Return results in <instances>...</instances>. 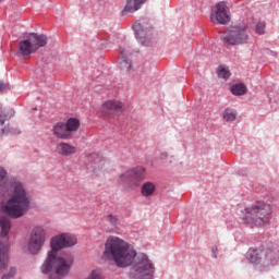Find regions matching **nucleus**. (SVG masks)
<instances>
[{
  "label": "nucleus",
  "instance_id": "nucleus-1",
  "mask_svg": "<svg viewBox=\"0 0 279 279\" xmlns=\"http://www.w3.org/2000/svg\"><path fill=\"white\" fill-rule=\"evenodd\" d=\"M102 260H112L121 269L131 267L130 279L154 278L155 268L149 257L145 254L137 256L134 246L118 236L111 235L106 240Z\"/></svg>",
  "mask_w": 279,
  "mask_h": 279
},
{
  "label": "nucleus",
  "instance_id": "nucleus-2",
  "mask_svg": "<svg viewBox=\"0 0 279 279\" xmlns=\"http://www.w3.org/2000/svg\"><path fill=\"white\" fill-rule=\"evenodd\" d=\"M5 175H8V172L0 167V199H3L10 193L9 199L0 206V210L11 219H21V217L27 215L32 199L21 181L12 179L7 183Z\"/></svg>",
  "mask_w": 279,
  "mask_h": 279
},
{
  "label": "nucleus",
  "instance_id": "nucleus-3",
  "mask_svg": "<svg viewBox=\"0 0 279 279\" xmlns=\"http://www.w3.org/2000/svg\"><path fill=\"white\" fill-rule=\"evenodd\" d=\"M77 245V236L71 233H61L56 235L50 241L51 251L43 265V274L54 271L57 276H68L73 267V255L71 253L58 254L64 247H73Z\"/></svg>",
  "mask_w": 279,
  "mask_h": 279
},
{
  "label": "nucleus",
  "instance_id": "nucleus-4",
  "mask_svg": "<svg viewBox=\"0 0 279 279\" xmlns=\"http://www.w3.org/2000/svg\"><path fill=\"white\" fill-rule=\"evenodd\" d=\"M271 213H274L271 204L258 201L242 210L241 219L252 228H263L271 221Z\"/></svg>",
  "mask_w": 279,
  "mask_h": 279
},
{
  "label": "nucleus",
  "instance_id": "nucleus-5",
  "mask_svg": "<svg viewBox=\"0 0 279 279\" xmlns=\"http://www.w3.org/2000/svg\"><path fill=\"white\" fill-rule=\"evenodd\" d=\"M246 260L254 265L257 271H267L279 265V255L271 248H250L246 253Z\"/></svg>",
  "mask_w": 279,
  "mask_h": 279
},
{
  "label": "nucleus",
  "instance_id": "nucleus-6",
  "mask_svg": "<svg viewBox=\"0 0 279 279\" xmlns=\"http://www.w3.org/2000/svg\"><path fill=\"white\" fill-rule=\"evenodd\" d=\"M221 40L229 47H236L239 45H247L250 41V33L247 25L244 23L229 27L221 36Z\"/></svg>",
  "mask_w": 279,
  "mask_h": 279
},
{
  "label": "nucleus",
  "instance_id": "nucleus-7",
  "mask_svg": "<svg viewBox=\"0 0 279 279\" xmlns=\"http://www.w3.org/2000/svg\"><path fill=\"white\" fill-rule=\"evenodd\" d=\"M47 35L32 33L26 39L19 43V53L23 58H29L38 49L47 47Z\"/></svg>",
  "mask_w": 279,
  "mask_h": 279
},
{
  "label": "nucleus",
  "instance_id": "nucleus-8",
  "mask_svg": "<svg viewBox=\"0 0 279 279\" xmlns=\"http://www.w3.org/2000/svg\"><path fill=\"white\" fill-rule=\"evenodd\" d=\"M143 180H145V168L136 167L120 174L118 177V184L124 186L126 191H134L141 186Z\"/></svg>",
  "mask_w": 279,
  "mask_h": 279
},
{
  "label": "nucleus",
  "instance_id": "nucleus-9",
  "mask_svg": "<svg viewBox=\"0 0 279 279\" xmlns=\"http://www.w3.org/2000/svg\"><path fill=\"white\" fill-rule=\"evenodd\" d=\"M47 241V231L44 227H35L29 235L27 250L31 254H39Z\"/></svg>",
  "mask_w": 279,
  "mask_h": 279
},
{
  "label": "nucleus",
  "instance_id": "nucleus-10",
  "mask_svg": "<svg viewBox=\"0 0 279 279\" xmlns=\"http://www.w3.org/2000/svg\"><path fill=\"white\" fill-rule=\"evenodd\" d=\"M210 21L215 25H228L230 23V9L226 2L220 1L211 10Z\"/></svg>",
  "mask_w": 279,
  "mask_h": 279
},
{
  "label": "nucleus",
  "instance_id": "nucleus-11",
  "mask_svg": "<svg viewBox=\"0 0 279 279\" xmlns=\"http://www.w3.org/2000/svg\"><path fill=\"white\" fill-rule=\"evenodd\" d=\"M106 158L98 154H92L88 157L87 169L92 171V173H101V171H106Z\"/></svg>",
  "mask_w": 279,
  "mask_h": 279
},
{
  "label": "nucleus",
  "instance_id": "nucleus-12",
  "mask_svg": "<svg viewBox=\"0 0 279 279\" xmlns=\"http://www.w3.org/2000/svg\"><path fill=\"white\" fill-rule=\"evenodd\" d=\"M101 111L105 117H112V114H119V112H123V102L118 100H108L102 105Z\"/></svg>",
  "mask_w": 279,
  "mask_h": 279
},
{
  "label": "nucleus",
  "instance_id": "nucleus-13",
  "mask_svg": "<svg viewBox=\"0 0 279 279\" xmlns=\"http://www.w3.org/2000/svg\"><path fill=\"white\" fill-rule=\"evenodd\" d=\"M52 134L61 141H68V138H71L72 136V134L69 133V130L66 129V125L63 122H58L53 125Z\"/></svg>",
  "mask_w": 279,
  "mask_h": 279
},
{
  "label": "nucleus",
  "instance_id": "nucleus-14",
  "mask_svg": "<svg viewBox=\"0 0 279 279\" xmlns=\"http://www.w3.org/2000/svg\"><path fill=\"white\" fill-rule=\"evenodd\" d=\"M133 29L136 34V37L140 39V43H142L144 47H149V41L145 40V38H147V27H145V24L135 22L133 24Z\"/></svg>",
  "mask_w": 279,
  "mask_h": 279
},
{
  "label": "nucleus",
  "instance_id": "nucleus-15",
  "mask_svg": "<svg viewBox=\"0 0 279 279\" xmlns=\"http://www.w3.org/2000/svg\"><path fill=\"white\" fill-rule=\"evenodd\" d=\"M14 134L12 129H10V116L5 113L2 109H0V136L3 134Z\"/></svg>",
  "mask_w": 279,
  "mask_h": 279
},
{
  "label": "nucleus",
  "instance_id": "nucleus-16",
  "mask_svg": "<svg viewBox=\"0 0 279 279\" xmlns=\"http://www.w3.org/2000/svg\"><path fill=\"white\" fill-rule=\"evenodd\" d=\"M56 149L59 156H72V154H75L77 151V148H75V146L64 142L59 143Z\"/></svg>",
  "mask_w": 279,
  "mask_h": 279
},
{
  "label": "nucleus",
  "instance_id": "nucleus-17",
  "mask_svg": "<svg viewBox=\"0 0 279 279\" xmlns=\"http://www.w3.org/2000/svg\"><path fill=\"white\" fill-rule=\"evenodd\" d=\"M0 236L4 238L8 236V234H10V230L12 229V221L8 216L0 215Z\"/></svg>",
  "mask_w": 279,
  "mask_h": 279
},
{
  "label": "nucleus",
  "instance_id": "nucleus-18",
  "mask_svg": "<svg viewBox=\"0 0 279 279\" xmlns=\"http://www.w3.org/2000/svg\"><path fill=\"white\" fill-rule=\"evenodd\" d=\"M129 54H130V50H128V47L121 46L120 56L122 58V62L120 63V66L123 71H130V69H132V62L128 60Z\"/></svg>",
  "mask_w": 279,
  "mask_h": 279
},
{
  "label": "nucleus",
  "instance_id": "nucleus-19",
  "mask_svg": "<svg viewBox=\"0 0 279 279\" xmlns=\"http://www.w3.org/2000/svg\"><path fill=\"white\" fill-rule=\"evenodd\" d=\"M145 1L147 0H126V4L124 7L123 12L134 13L137 10H141V5H143Z\"/></svg>",
  "mask_w": 279,
  "mask_h": 279
},
{
  "label": "nucleus",
  "instance_id": "nucleus-20",
  "mask_svg": "<svg viewBox=\"0 0 279 279\" xmlns=\"http://www.w3.org/2000/svg\"><path fill=\"white\" fill-rule=\"evenodd\" d=\"M141 193L144 197H151L156 193V184L153 182H146L143 184Z\"/></svg>",
  "mask_w": 279,
  "mask_h": 279
},
{
  "label": "nucleus",
  "instance_id": "nucleus-21",
  "mask_svg": "<svg viewBox=\"0 0 279 279\" xmlns=\"http://www.w3.org/2000/svg\"><path fill=\"white\" fill-rule=\"evenodd\" d=\"M64 125L69 134L77 132V130H80V120L77 118H70Z\"/></svg>",
  "mask_w": 279,
  "mask_h": 279
},
{
  "label": "nucleus",
  "instance_id": "nucleus-22",
  "mask_svg": "<svg viewBox=\"0 0 279 279\" xmlns=\"http://www.w3.org/2000/svg\"><path fill=\"white\" fill-rule=\"evenodd\" d=\"M8 250L5 248L3 243L0 242V271L8 267Z\"/></svg>",
  "mask_w": 279,
  "mask_h": 279
},
{
  "label": "nucleus",
  "instance_id": "nucleus-23",
  "mask_svg": "<svg viewBox=\"0 0 279 279\" xmlns=\"http://www.w3.org/2000/svg\"><path fill=\"white\" fill-rule=\"evenodd\" d=\"M222 119L227 122V123H232V121H236V110L231 109V108H226L222 111Z\"/></svg>",
  "mask_w": 279,
  "mask_h": 279
},
{
  "label": "nucleus",
  "instance_id": "nucleus-24",
  "mask_svg": "<svg viewBox=\"0 0 279 279\" xmlns=\"http://www.w3.org/2000/svg\"><path fill=\"white\" fill-rule=\"evenodd\" d=\"M231 93L236 97H241L242 95H245V93H247V87H245L243 83H239L231 87Z\"/></svg>",
  "mask_w": 279,
  "mask_h": 279
},
{
  "label": "nucleus",
  "instance_id": "nucleus-25",
  "mask_svg": "<svg viewBox=\"0 0 279 279\" xmlns=\"http://www.w3.org/2000/svg\"><path fill=\"white\" fill-rule=\"evenodd\" d=\"M217 73L218 76L222 80H228V77H230V70H228L227 68L219 66Z\"/></svg>",
  "mask_w": 279,
  "mask_h": 279
},
{
  "label": "nucleus",
  "instance_id": "nucleus-26",
  "mask_svg": "<svg viewBox=\"0 0 279 279\" xmlns=\"http://www.w3.org/2000/svg\"><path fill=\"white\" fill-rule=\"evenodd\" d=\"M255 32H256V34H259V35L265 34V22H258L255 25Z\"/></svg>",
  "mask_w": 279,
  "mask_h": 279
},
{
  "label": "nucleus",
  "instance_id": "nucleus-27",
  "mask_svg": "<svg viewBox=\"0 0 279 279\" xmlns=\"http://www.w3.org/2000/svg\"><path fill=\"white\" fill-rule=\"evenodd\" d=\"M15 275H16V269L14 267H11L10 272L8 275H3L2 279L14 278Z\"/></svg>",
  "mask_w": 279,
  "mask_h": 279
},
{
  "label": "nucleus",
  "instance_id": "nucleus-28",
  "mask_svg": "<svg viewBox=\"0 0 279 279\" xmlns=\"http://www.w3.org/2000/svg\"><path fill=\"white\" fill-rule=\"evenodd\" d=\"M211 252H213L214 258H217V254H219V250L217 248V246H213Z\"/></svg>",
  "mask_w": 279,
  "mask_h": 279
},
{
  "label": "nucleus",
  "instance_id": "nucleus-29",
  "mask_svg": "<svg viewBox=\"0 0 279 279\" xmlns=\"http://www.w3.org/2000/svg\"><path fill=\"white\" fill-rule=\"evenodd\" d=\"M8 88V85L0 81V90H5Z\"/></svg>",
  "mask_w": 279,
  "mask_h": 279
},
{
  "label": "nucleus",
  "instance_id": "nucleus-30",
  "mask_svg": "<svg viewBox=\"0 0 279 279\" xmlns=\"http://www.w3.org/2000/svg\"><path fill=\"white\" fill-rule=\"evenodd\" d=\"M160 158H161V160H165V158H167V153H161Z\"/></svg>",
  "mask_w": 279,
  "mask_h": 279
},
{
  "label": "nucleus",
  "instance_id": "nucleus-31",
  "mask_svg": "<svg viewBox=\"0 0 279 279\" xmlns=\"http://www.w3.org/2000/svg\"><path fill=\"white\" fill-rule=\"evenodd\" d=\"M112 221H117L116 217L109 216Z\"/></svg>",
  "mask_w": 279,
  "mask_h": 279
}]
</instances>
